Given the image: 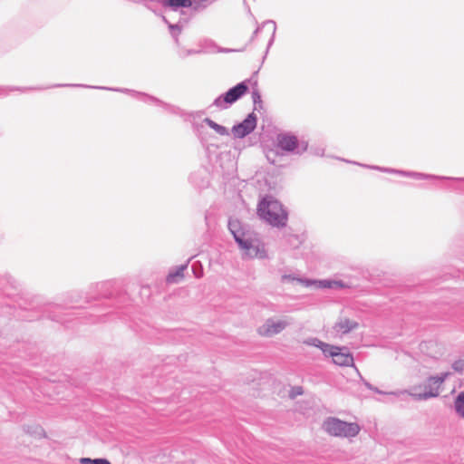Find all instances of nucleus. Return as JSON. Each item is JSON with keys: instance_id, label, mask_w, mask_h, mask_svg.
Returning <instances> with one entry per match:
<instances>
[{"instance_id": "3", "label": "nucleus", "mask_w": 464, "mask_h": 464, "mask_svg": "<svg viewBox=\"0 0 464 464\" xmlns=\"http://www.w3.org/2000/svg\"><path fill=\"white\" fill-rule=\"evenodd\" d=\"M323 429L334 437H355L360 432V427L354 422H346L337 418H328L323 423Z\"/></svg>"}, {"instance_id": "7", "label": "nucleus", "mask_w": 464, "mask_h": 464, "mask_svg": "<svg viewBox=\"0 0 464 464\" xmlns=\"http://www.w3.org/2000/svg\"><path fill=\"white\" fill-rule=\"evenodd\" d=\"M256 126V117L254 113H250L241 123L236 125L232 129V132L237 138H244Z\"/></svg>"}, {"instance_id": "18", "label": "nucleus", "mask_w": 464, "mask_h": 464, "mask_svg": "<svg viewBox=\"0 0 464 464\" xmlns=\"http://www.w3.org/2000/svg\"><path fill=\"white\" fill-rule=\"evenodd\" d=\"M453 367L455 370L457 371H461L464 367V362L459 361V362H456L454 364H453Z\"/></svg>"}, {"instance_id": "13", "label": "nucleus", "mask_w": 464, "mask_h": 464, "mask_svg": "<svg viewBox=\"0 0 464 464\" xmlns=\"http://www.w3.org/2000/svg\"><path fill=\"white\" fill-rule=\"evenodd\" d=\"M164 4L174 9L179 7H190L192 5L191 0H164Z\"/></svg>"}, {"instance_id": "12", "label": "nucleus", "mask_w": 464, "mask_h": 464, "mask_svg": "<svg viewBox=\"0 0 464 464\" xmlns=\"http://www.w3.org/2000/svg\"><path fill=\"white\" fill-rule=\"evenodd\" d=\"M357 323L348 319V318H343L340 319L336 324L335 329L337 332L342 334H347L350 331L355 329L357 327Z\"/></svg>"}, {"instance_id": "5", "label": "nucleus", "mask_w": 464, "mask_h": 464, "mask_svg": "<svg viewBox=\"0 0 464 464\" xmlns=\"http://www.w3.org/2000/svg\"><path fill=\"white\" fill-rule=\"evenodd\" d=\"M442 377H430L421 384L412 388L411 394L419 399L436 397L439 395L440 388L443 382Z\"/></svg>"}, {"instance_id": "14", "label": "nucleus", "mask_w": 464, "mask_h": 464, "mask_svg": "<svg viewBox=\"0 0 464 464\" xmlns=\"http://www.w3.org/2000/svg\"><path fill=\"white\" fill-rule=\"evenodd\" d=\"M184 266H181L179 267V269H177L176 272L174 273H170L168 276H167V282L169 284H174V283H177L179 282L180 279L183 278V271H184Z\"/></svg>"}, {"instance_id": "8", "label": "nucleus", "mask_w": 464, "mask_h": 464, "mask_svg": "<svg viewBox=\"0 0 464 464\" xmlns=\"http://www.w3.org/2000/svg\"><path fill=\"white\" fill-rule=\"evenodd\" d=\"M302 285L314 289L320 288H346L349 285L340 280H300Z\"/></svg>"}, {"instance_id": "15", "label": "nucleus", "mask_w": 464, "mask_h": 464, "mask_svg": "<svg viewBox=\"0 0 464 464\" xmlns=\"http://www.w3.org/2000/svg\"><path fill=\"white\" fill-rule=\"evenodd\" d=\"M206 122L208 123V125L211 129L216 130L218 134H220V135H227V129L225 127H223L221 125H218V123L214 122L213 121H211L209 119H207Z\"/></svg>"}, {"instance_id": "16", "label": "nucleus", "mask_w": 464, "mask_h": 464, "mask_svg": "<svg viewBox=\"0 0 464 464\" xmlns=\"http://www.w3.org/2000/svg\"><path fill=\"white\" fill-rule=\"evenodd\" d=\"M455 407H456L457 412L461 417L464 418V393H461L458 396L456 402H455Z\"/></svg>"}, {"instance_id": "4", "label": "nucleus", "mask_w": 464, "mask_h": 464, "mask_svg": "<svg viewBox=\"0 0 464 464\" xmlns=\"http://www.w3.org/2000/svg\"><path fill=\"white\" fill-rule=\"evenodd\" d=\"M315 345L322 350L325 356L331 357L336 365L352 366L353 364V358L347 350L320 341Z\"/></svg>"}, {"instance_id": "11", "label": "nucleus", "mask_w": 464, "mask_h": 464, "mask_svg": "<svg viewBox=\"0 0 464 464\" xmlns=\"http://www.w3.org/2000/svg\"><path fill=\"white\" fill-rule=\"evenodd\" d=\"M303 390L301 387H283L279 390L277 395L283 401L294 400L296 396L301 395Z\"/></svg>"}, {"instance_id": "10", "label": "nucleus", "mask_w": 464, "mask_h": 464, "mask_svg": "<svg viewBox=\"0 0 464 464\" xmlns=\"http://www.w3.org/2000/svg\"><path fill=\"white\" fill-rule=\"evenodd\" d=\"M276 140L278 147L286 151H293L298 144L296 137L289 134H279Z\"/></svg>"}, {"instance_id": "6", "label": "nucleus", "mask_w": 464, "mask_h": 464, "mask_svg": "<svg viewBox=\"0 0 464 464\" xmlns=\"http://www.w3.org/2000/svg\"><path fill=\"white\" fill-rule=\"evenodd\" d=\"M288 323L285 318H271L266 320L258 329L257 332L261 336L272 337L280 334Z\"/></svg>"}, {"instance_id": "19", "label": "nucleus", "mask_w": 464, "mask_h": 464, "mask_svg": "<svg viewBox=\"0 0 464 464\" xmlns=\"http://www.w3.org/2000/svg\"><path fill=\"white\" fill-rule=\"evenodd\" d=\"M253 99H254V102L256 103V102H261V97L260 95L258 94V92H254L253 93Z\"/></svg>"}, {"instance_id": "2", "label": "nucleus", "mask_w": 464, "mask_h": 464, "mask_svg": "<svg viewBox=\"0 0 464 464\" xmlns=\"http://www.w3.org/2000/svg\"><path fill=\"white\" fill-rule=\"evenodd\" d=\"M230 230L233 233L235 240L238 244L244 257L255 258L265 256L264 246L257 237H251V235L247 233L236 232L232 223H230Z\"/></svg>"}, {"instance_id": "17", "label": "nucleus", "mask_w": 464, "mask_h": 464, "mask_svg": "<svg viewBox=\"0 0 464 464\" xmlns=\"http://www.w3.org/2000/svg\"><path fill=\"white\" fill-rule=\"evenodd\" d=\"M80 461L82 464H111L109 460H107L105 459H92L89 458H82V459H81Z\"/></svg>"}, {"instance_id": "9", "label": "nucleus", "mask_w": 464, "mask_h": 464, "mask_svg": "<svg viewBox=\"0 0 464 464\" xmlns=\"http://www.w3.org/2000/svg\"><path fill=\"white\" fill-rule=\"evenodd\" d=\"M247 90L248 87L246 84V82H240L226 92L224 96V101L227 103H233L236 101H237L241 96H243L247 92Z\"/></svg>"}, {"instance_id": "1", "label": "nucleus", "mask_w": 464, "mask_h": 464, "mask_svg": "<svg viewBox=\"0 0 464 464\" xmlns=\"http://www.w3.org/2000/svg\"><path fill=\"white\" fill-rule=\"evenodd\" d=\"M257 216L273 227H284L287 222V212L283 205L272 196L264 197L256 207Z\"/></svg>"}]
</instances>
